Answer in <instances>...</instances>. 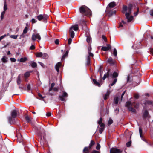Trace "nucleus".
I'll use <instances>...</instances> for the list:
<instances>
[{
    "label": "nucleus",
    "mask_w": 153,
    "mask_h": 153,
    "mask_svg": "<svg viewBox=\"0 0 153 153\" xmlns=\"http://www.w3.org/2000/svg\"><path fill=\"white\" fill-rule=\"evenodd\" d=\"M68 53H69V50H67L66 52V53L65 54H64L62 56V58H61V60H64V59L68 55Z\"/></svg>",
    "instance_id": "obj_23"
},
{
    "label": "nucleus",
    "mask_w": 153,
    "mask_h": 153,
    "mask_svg": "<svg viewBox=\"0 0 153 153\" xmlns=\"http://www.w3.org/2000/svg\"><path fill=\"white\" fill-rule=\"evenodd\" d=\"M102 117H100V118L99 121L98 122V123L99 124H100L102 123Z\"/></svg>",
    "instance_id": "obj_52"
},
{
    "label": "nucleus",
    "mask_w": 153,
    "mask_h": 153,
    "mask_svg": "<svg viewBox=\"0 0 153 153\" xmlns=\"http://www.w3.org/2000/svg\"><path fill=\"white\" fill-rule=\"evenodd\" d=\"M79 25L81 26L82 27L83 25L85 26L86 25L85 21L84 19H82L79 21Z\"/></svg>",
    "instance_id": "obj_16"
},
{
    "label": "nucleus",
    "mask_w": 153,
    "mask_h": 153,
    "mask_svg": "<svg viewBox=\"0 0 153 153\" xmlns=\"http://www.w3.org/2000/svg\"><path fill=\"white\" fill-rule=\"evenodd\" d=\"M102 68H103L102 66H100L98 70V72H100V73H101L102 72Z\"/></svg>",
    "instance_id": "obj_53"
},
{
    "label": "nucleus",
    "mask_w": 153,
    "mask_h": 153,
    "mask_svg": "<svg viewBox=\"0 0 153 153\" xmlns=\"http://www.w3.org/2000/svg\"><path fill=\"white\" fill-rule=\"evenodd\" d=\"M36 39L39 40H41V38L39 33H37L36 34H33L31 37V39L33 41H36Z\"/></svg>",
    "instance_id": "obj_10"
},
{
    "label": "nucleus",
    "mask_w": 153,
    "mask_h": 153,
    "mask_svg": "<svg viewBox=\"0 0 153 153\" xmlns=\"http://www.w3.org/2000/svg\"><path fill=\"white\" fill-rule=\"evenodd\" d=\"M53 91H54L57 92V91H58L59 89V88L58 87H54L53 88Z\"/></svg>",
    "instance_id": "obj_56"
},
{
    "label": "nucleus",
    "mask_w": 153,
    "mask_h": 153,
    "mask_svg": "<svg viewBox=\"0 0 153 153\" xmlns=\"http://www.w3.org/2000/svg\"><path fill=\"white\" fill-rule=\"evenodd\" d=\"M150 14L151 16L153 17V10H152L150 11Z\"/></svg>",
    "instance_id": "obj_63"
},
{
    "label": "nucleus",
    "mask_w": 153,
    "mask_h": 153,
    "mask_svg": "<svg viewBox=\"0 0 153 153\" xmlns=\"http://www.w3.org/2000/svg\"><path fill=\"white\" fill-rule=\"evenodd\" d=\"M89 55L87 57H93L94 56V54L92 53L91 52H88Z\"/></svg>",
    "instance_id": "obj_58"
},
{
    "label": "nucleus",
    "mask_w": 153,
    "mask_h": 153,
    "mask_svg": "<svg viewBox=\"0 0 153 153\" xmlns=\"http://www.w3.org/2000/svg\"><path fill=\"white\" fill-rule=\"evenodd\" d=\"M15 118H13L12 117L10 116L8 117V122L11 124H13L15 122Z\"/></svg>",
    "instance_id": "obj_12"
},
{
    "label": "nucleus",
    "mask_w": 153,
    "mask_h": 153,
    "mask_svg": "<svg viewBox=\"0 0 153 153\" xmlns=\"http://www.w3.org/2000/svg\"><path fill=\"white\" fill-rule=\"evenodd\" d=\"M144 104L146 105L152 106L153 105V101L146 100L144 103Z\"/></svg>",
    "instance_id": "obj_24"
},
{
    "label": "nucleus",
    "mask_w": 153,
    "mask_h": 153,
    "mask_svg": "<svg viewBox=\"0 0 153 153\" xmlns=\"http://www.w3.org/2000/svg\"><path fill=\"white\" fill-rule=\"evenodd\" d=\"M113 54L114 55V56L115 57H116L117 56V51L116 49L115 48H114V49Z\"/></svg>",
    "instance_id": "obj_44"
},
{
    "label": "nucleus",
    "mask_w": 153,
    "mask_h": 153,
    "mask_svg": "<svg viewBox=\"0 0 153 153\" xmlns=\"http://www.w3.org/2000/svg\"><path fill=\"white\" fill-rule=\"evenodd\" d=\"M83 153H89V150L88 147H85L83 150Z\"/></svg>",
    "instance_id": "obj_27"
},
{
    "label": "nucleus",
    "mask_w": 153,
    "mask_h": 153,
    "mask_svg": "<svg viewBox=\"0 0 153 153\" xmlns=\"http://www.w3.org/2000/svg\"><path fill=\"white\" fill-rule=\"evenodd\" d=\"M27 60V59L26 57L21 58L20 59V62H24Z\"/></svg>",
    "instance_id": "obj_35"
},
{
    "label": "nucleus",
    "mask_w": 153,
    "mask_h": 153,
    "mask_svg": "<svg viewBox=\"0 0 153 153\" xmlns=\"http://www.w3.org/2000/svg\"><path fill=\"white\" fill-rule=\"evenodd\" d=\"M35 46L33 45H32L30 47V49L31 50H33L35 49Z\"/></svg>",
    "instance_id": "obj_61"
},
{
    "label": "nucleus",
    "mask_w": 153,
    "mask_h": 153,
    "mask_svg": "<svg viewBox=\"0 0 153 153\" xmlns=\"http://www.w3.org/2000/svg\"><path fill=\"white\" fill-rule=\"evenodd\" d=\"M10 60L11 62H15L16 61V59L14 58H10Z\"/></svg>",
    "instance_id": "obj_59"
},
{
    "label": "nucleus",
    "mask_w": 153,
    "mask_h": 153,
    "mask_svg": "<svg viewBox=\"0 0 153 153\" xmlns=\"http://www.w3.org/2000/svg\"><path fill=\"white\" fill-rule=\"evenodd\" d=\"M122 152V150L118 149L115 147H113L110 149V153H121Z\"/></svg>",
    "instance_id": "obj_9"
},
{
    "label": "nucleus",
    "mask_w": 153,
    "mask_h": 153,
    "mask_svg": "<svg viewBox=\"0 0 153 153\" xmlns=\"http://www.w3.org/2000/svg\"><path fill=\"white\" fill-rule=\"evenodd\" d=\"M132 106H134L135 108L137 109L139 106V103H137L136 104L134 102L132 103L130 101L127 102L126 103L125 106L127 108L128 110L130 111L135 114L136 113V110L132 107Z\"/></svg>",
    "instance_id": "obj_2"
},
{
    "label": "nucleus",
    "mask_w": 153,
    "mask_h": 153,
    "mask_svg": "<svg viewBox=\"0 0 153 153\" xmlns=\"http://www.w3.org/2000/svg\"><path fill=\"white\" fill-rule=\"evenodd\" d=\"M91 59L90 57H87L86 65L89 66L90 64Z\"/></svg>",
    "instance_id": "obj_29"
},
{
    "label": "nucleus",
    "mask_w": 153,
    "mask_h": 153,
    "mask_svg": "<svg viewBox=\"0 0 153 153\" xmlns=\"http://www.w3.org/2000/svg\"><path fill=\"white\" fill-rule=\"evenodd\" d=\"M55 85V84L54 82L52 83L51 84V87L49 88L48 90L49 92L53 90V89L54 88L53 87Z\"/></svg>",
    "instance_id": "obj_33"
},
{
    "label": "nucleus",
    "mask_w": 153,
    "mask_h": 153,
    "mask_svg": "<svg viewBox=\"0 0 153 153\" xmlns=\"http://www.w3.org/2000/svg\"><path fill=\"white\" fill-rule=\"evenodd\" d=\"M139 9L138 8H137V11L136 12H135L134 14V16H137V15H138V14L139 13Z\"/></svg>",
    "instance_id": "obj_51"
},
{
    "label": "nucleus",
    "mask_w": 153,
    "mask_h": 153,
    "mask_svg": "<svg viewBox=\"0 0 153 153\" xmlns=\"http://www.w3.org/2000/svg\"><path fill=\"white\" fill-rule=\"evenodd\" d=\"M116 13V11L115 10H111L109 11V14L110 15L112 16L114 14H115Z\"/></svg>",
    "instance_id": "obj_34"
},
{
    "label": "nucleus",
    "mask_w": 153,
    "mask_h": 153,
    "mask_svg": "<svg viewBox=\"0 0 153 153\" xmlns=\"http://www.w3.org/2000/svg\"><path fill=\"white\" fill-rule=\"evenodd\" d=\"M91 153H100V152L98 151H96V150H93Z\"/></svg>",
    "instance_id": "obj_64"
},
{
    "label": "nucleus",
    "mask_w": 153,
    "mask_h": 153,
    "mask_svg": "<svg viewBox=\"0 0 153 153\" xmlns=\"http://www.w3.org/2000/svg\"><path fill=\"white\" fill-rule=\"evenodd\" d=\"M107 46H103L102 47L101 50L104 51H107L111 49V46L110 45L107 44Z\"/></svg>",
    "instance_id": "obj_13"
},
{
    "label": "nucleus",
    "mask_w": 153,
    "mask_h": 153,
    "mask_svg": "<svg viewBox=\"0 0 153 153\" xmlns=\"http://www.w3.org/2000/svg\"><path fill=\"white\" fill-rule=\"evenodd\" d=\"M18 35H10V37L11 38L13 39H16L18 37Z\"/></svg>",
    "instance_id": "obj_42"
},
{
    "label": "nucleus",
    "mask_w": 153,
    "mask_h": 153,
    "mask_svg": "<svg viewBox=\"0 0 153 153\" xmlns=\"http://www.w3.org/2000/svg\"><path fill=\"white\" fill-rule=\"evenodd\" d=\"M139 134H140V138H141L142 140H143V141L145 142L147 144L152 147L153 146V141L150 142L148 141L144 137L143 135L142 134V128L140 126L139 127Z\"/></svg>",
    "instance_id": "obj_5"
},
{
    "label": "nucleus",
    "mask_w": 153,
    "mask_h": 153,
    "mask_svg": "<svg viewBox=\"0 0 153 153\" xmlns=\"http://www.w3.org/2000/svg\"><path fill=\"white\" fill-rule=\"evenodd\" d=\"M49 57L48 55L46 53H44L43 54V56H42V58L43 59H48Z\"/></svg>",
    "instance_id": "obj_38"
},
{
    "label": "nucleus",
    "mask_w": 153,
    "mask_h": 153,
    "mask_svg": "<svg viewBox=\"0 0 153 153\" xmlns=\"http://www.w3.org/2000/svg\"><path fill=\"white\" fill-rule=\"evenodd\" d=\"M131 141H129L126 143V146L127 147H129L131 146Z\"/></svg>",
    "instance_id": "obj_50"
},
{
    "label": "nucleus",
    "mask_w": 153,
    "mask_h": 153,
    "mask_svg": "<svg viewBox=\"0 0 153 153\" xmlns=\"http://www.w3.org/2000/svg\"><path fill=\"white\" fill-rule=\"evenodd\" d=\"M133 6L132 4L129 3L128 5V12L126 13L125 16L128 20V22H130L134 19V17L133 16L130 15L131 13V10L132 9Z\"/></svg>",
    "instance_id": "obj_4"
},
{
    "label": "nucleus",
    "mask_w": 153,
    "mask_h": 153,
    "mask_svg": "<svg viewBox=\"0 0 153 153\" xmlns=\"http://www.w3.org/2000/svg\"><path fill=\"white\" fill-rule=\"evenodd\" d=\"M149 115V114L148 111L146 110H145L143 115V119L146 118Z\"/></svg>",
    "instance_id": "obj_20"
},
{
    "label": "nucleus",
    "mask_w": 153,
    "mask_h": 153,
    "mask_svg": "<svg viewBox=\"0 0 153 153\" xmlns=\"http://www.w3.org/2000/svg\"><path fill=\"white\" fill-rule=\"evenodd\" d=\"M62 95H60L59 96V99L62 101L65 102L66 101V98L68 95L65 91H62Z\"/></svg>",
    "instance_id": "obj_8"
},
{
    "label": "nucleus",
    "mask_w": 153,
    "mask_h": 153,
    "mask_svg": "<svg viewBox=\"0 0 153 153\" xmlns=\"http://www.w3.org/2000/svg\"><path fill=\"white\" fill-rule=\"evenodd\" d=\"M119 97L118 96H115L114 98V102L115 104H117L118 103Z\"/></svg>",
    "instance_id": "obj_21"
},
{
    "label": "nucleus",
    "mask_w": 153,
    "mask_h": 153,
    "mask_svg": "<svg viewBox=\"0 0 153 153\" xmlns=\"http://www.w3.org/2000/svg\"><path fill=\"white\" fill-rule=\"evenodd\" d=\"M138 81L135 82V83H134L133 84L134 85V86L137 85L140 82V79L139 77H138L137 78Z\"/></svg>",
    "instance_id": "obj_36"
},
{
    "label": "nucleus",
    "mask_w": 153,
    "mask_h": 153,
    "mask_svg": "<svg viewBox=\"0 0 153 153\" xmlns=\"http://www.w3.org/2000/svg\"><path fill=\"white\" fill-rule=\"evenodd\" d=\"M28 31V28L27 27H26L24 28L23 31V33H26Z\"/></svg>",
    "instance_id": "obj_49"
},
{
    "label": "nucleus",
    "mask_w": 153,
    "mask_h": 153,
    "mask_svg": "<svg viewBox=\"0 0 153 153\" xmlns=\"http://www.w3.org/2000/svg\"><path fill=\"white\" fill-rule=\"evenodd\" d=\"M110 71V69H108L107 73L104 75L102 77V79L103 80H105L106 78H108L109 77V72Z\"/></svg>",
    "instance_id": "obj_18"
},
{
    "label": "nucleus",
    "mask_w": 153,
    "mask_h": 153,
    "mask_svg": "<svg viewBox=\"0 0 153 153\" xmlns=\"http://www.w3.org/2000/svg\"><path fill=\"white\" fill-rule=\"evenodd\" d=\"M93 82H94V84L95 85H96L99 87L100 86V83L97 82L96 80H95L94 79H93Z\"/></svg>",
    "instance_id": "obj_30"
},
{
    "label": "nucleus",
    "mask_w": 153,
    "mask_h": 153,
    "mask_svg": "<svg viewBox=\"0 0 153 153\" xmlns=\"http://www.w3.org/2000/svg\"><path fill=\"white\" fill-rule=\"evenodd\" d=\"M104 128H100L99 130V133L100 134L102 133V131L104 130Z\"/></svg>",
    "instance_id": "obj_60"
},
{
    "label": "nucleus",
    "mask_w": 153,
    "mask_h": 153,
    "mask_svg": "<svg viewBox=\"0 0 153 153\" xmlns=\"http://www.w3.org/2000/svg\"><path fill=\"white\" fill-rule=\"evenodd\" d=\"M21 82V80L20 79V77L19 75L17 79V83L18 85H19Z\"/></svg>",
    "instance_id": "obj_37"
},
{
    "label": "nucleus",
    "mask_w": 153,
    "mask_h": 153,
    "mask_svg": "<svg viewBox=\"0 0 153 153\" xmlns=\"http://www.w3.org/2000/svg\"><path fill=\"white\" fill-rule=\"evenodd\" d=\"M48 18V16L46 15H42L40 14L36 16V18L39 21L43 20L45 23L47 22V19Z\"/></svg>",
    "instance_id": "obj_7"
},
{
    "label": "nucleus",
    "mask_w": 153,
    "mask_h": 153,
    "mask_svg": "<svg viewBox=\"0 0 153 153\" xmlns=\"http://www.w3.org/2000/svg\"><path fill=\"white\" fill-rule=\"evenodd\" d=\"M95 144L94 141L93 140H91L90 142V143L89 144V146L88 147V149H91L92 147L94 146Z\"/></svg>",
    "instance_id": "obj_22"
},
{
    "label": "nucleus",
    "mask_w": 153,
    "mask_h": 153,
    "mask_svg": "<svg viewBox=\"0 0 153 153\" xmlns=\"http://www.w3.org/2000/svg\"><path fill=\"white\" fill-rule=\"evenodd\" d=\"M11 116L13 118H16L17 116V111L16 110H14L12 111L11 112Z\"/></svg>",
    "instance_id": "obj_15"
},
{
    "label": "nucleus",
    "mask_w": 153,
    "mask_h": 153,
    "mask_svg": "<svg viewBox=\"0 0 153 153\" xmlns=\"http://www.w3.org/2000/svg\"><path fill=\"white\" fill-rule=\"evenodd\" d=\"M35 129L37 131V135L39 138V141L41 143L43 144L46 142L45 134V132L42 133L40 131L41 127H35Z\"/></svg>",
    "instance_id": "obj_3"
},
{
    "label": "nucleus",
    "mask_w": 153,
    "mask_h": 153,
    "mask_svg": "<svg viewBox=\"0 0 153 153\" xmlns=\"http://www.w3.org/2000/svg\"><path fill=\"white\" fill-rule=\"evenodd\" d=\"M30 75V73L29 72H26L24 74V76L25 78L28 77Z\"/></svg>",
    "instance_id": "obj_43"
},
{
    "label": "nucleus",
    "mask_w": 153,
    "mask_h": 153,
    "mask_svg": "<svg viewBox=\"0 0 153 153\" xmlns=\"http://www.w3.org/2000/svg\"><path fill=\"white\" fill-rule=\"evenodd\" d=\"M36 55L37 57H41L43 56V53L41 52L37 53L36 54Z\"/></svg>",
    "instance_id": "obj_32"
},
{
    "label": "nucleus",
    "mask_w": 153,
    "mask_h": 153,
    "mask_svg": "<svg viewBox=\"0 0 153 153\" xmlns=\"http://www.w3.org/2000/svg\"><path fill=\"white\" fill-rule=\"evenodd\" d=\"M126 91H124L121 94L120 98L121 102L123 98V96L124 95V94L125 93Z\"/></svg>",
    "instance_id": "obj_54"
},
{
    "label": "nucleus",
    "mask_w": 153,
    "mask_h": 153,
    "mask_svg": "<svg viewBox=\"0 0 153 153\" xmlns=\"http://www.w3.org/2000/svg\"><path fill=\"white\" fill-rule=\"evenodd\" d=\"M79 11L83 17L85 16H91L92 15L91 11L90 9L84 5L82 6L79 8Z\"/></svg>",
    "instance_id": "obj_1"
},
{
    "label": "nucleus",
    "mask_w": 153,
    "mask_h": 153,
    "mask_svg": "<svg viewBox=\"0 0 153 153\" xmlns=\"http://www.w3.org/2000/svg\"><path fill=\"white\" fill-rule=\"evenodd\" d=\"M113 123V121L112 120L111 118H110L109 119V120H108V125H110L111 124H112Z\"/></svg>",
    "instance_id": "obj_46"
},
{
    "label": "nucleus",
    "mask_w": 153,
    "mask_h": 153,
    "mask_svg": "<svg viewBox=\"0 0 153 153\" xmlns=\"http://www.w3.org/2000/svg\"><path fill=\"white\" fill-rule=\"evenodd\" d=\"M7 58H6L5 57L3 56L2 59V61L4 63L7 62Z\"/></svg>",
    "instance_id": "obj_47"
},
{
    "label": "nucleus",
    "mask_w": 153,
    "mask_h": 153,
    "mask_svg": "<svg viewBox=\"0 0 153 153\" xmlns=\"http://www.w3.org/2000/svg\"><path fill=\"white\" fill-rule=\"evenodd\" d=\"M31 65L32 67L35 68L36 67L37 64L36 62H33L31 63Z\"/></svg>",
    "instance_id": "obj_41"
},
{
    "label": "nucleus",
    "mask_w": 153,
    "mask_h": 153,
    "mask_svg": "<svg viewBox=\"0 0 153 153\" xmlns=\"http://www.w3.org/2000/svg\"><path fill=\"white\" fill-rule=\"evenodd\" d=\"M110 93V92L109 91H107L106 93L104 96V99L105 100H106L108 97H109Z\"/></svg>",
    "instance_id": "obj_25"
},
{
    "label": "nucleus",
    "mask_w": 153,
    "mask_h": 153,
    "mask_svg": "<svg viewBox=\"0 0 153 153\" xmlns=\"http://www.w3.org/2000/svg\"><path fill=\"white\" fill-rule=\"evenodd\" d=\"M5 11H3L2 12L1 16V20L3 19L4 17V15L5 14Z\"/></svg>",
    "instance_id": "obj_48"
},
{
    "label": "nucleus",
    "mask_w": 153,
    "mask_h": 153,
    "mask_svg": "<svg viewBox=\"0 0 153 153\" xmlns=\"http://www.w3.org/2000/svg\"><path fill=\"white\" fill-rule=\"evenodd\" d=\"M69 31L70 36L72 38H73L74 36V31L72 30V27L70 28Z\"/></svg>",
    "instance_id": "obj_17"
},
{
    "label": "nucleus",
    "mask_w": 153,
    "mask_h": 153,
    "mask_svg": "<svg viewBox=\"0 0 153 153\" xmlns=\"http://www.w3.org/2000/svg\"><path fill=\"white\" fill-rule=\"evenodd\" d=\"M7 6L6 4V1H5L4 3V11L5 12V11L7 9Z\"/></svg>",
    "instance_id": "obj_45"
},
{
    "label": "nucleus",
    "mask_w": 153,
    "mask_h": 153,
    "mask_svg": "<svg viewBox=\"0 0 153 153\" xmlns=\"http://www.w3.org/2000/svg\"><path fill=\"white\" fill-rule=\"evenodd\" d=\"M127 9L128 10V7L125 5H123V13H124V12L123 11H127Z\"/></svg>",
    "instance_id": "obj_39"
},
{
    "label": "nucleus",
    "mask_w": 153,
    "mask_h": 153,
    "mask_svg": "<svg viewBox=\"0 0 153 153\" xmlns=\"http://www.w3.org/2000/svg\"><path fill=\"white\" fill-rule=\"evenodd\" d=\"M139 97V95L138 94H136L134 95V97L136 99H138Z\"/></svg>",
    "instance_id": "obj_62"
},
{
    "label": "nucleus",
    "mask_w": 153,
    "mask_h": 153,
    "mask_svg": "<svg viewBox=\"0 0 153 153\" xmlns=\"http://www.w3.org/2000/svg\"><path fill=\"white\" fill-rule=\"evenodd\" d=\"M91 38L90 36H87V37L86 41L87 42L90 43L91 42Z\"/></svg>",
    "instance_id": "obj_40"
},
{
    "label": "nucleus",
    "mask_w": 153,
    "mask_h": 153,
    "mask_svg": "<svg viewBox=\"0 0 153 153\" xmlns=\"http://www.w3.org/2000/svg\"><path fill=\"white\" fill-rule=\"evenodd\" d=\"M61 65V63L60 62H58L55 66V69L57 71L59 72V67Z\"/></svg>",
    "instance_id": "obj_19"
},
{
    "label": "nucleus",
    "mask_w": 153,
    "mask_h": 153,
    "mask_svg": "<svg viewBox=\"0 0 153 153\" xmlns=\"http://www.w3.org/2000/svg\"><path fill=\"white\" fill-rule=\"evenodd\" d=\"M108 63H109L111 65H113L115 64V61L113 60L111 57H109L107 61Z\"/></svg>",
    "instance_id": "obj_14"
},
{
    "label": "nucleus",
    "mask_w": 153,
    "mask_h": 153,
    "mask_svg": "<svg viewBox=\"0 0 153 153\" xmlns=\"http://www.w3.org/2000/svg\"><path fill=\"white\" fill-rule=\"evenodd\" d=\"M71 27L72 28V30L73 29L75 31H77L79 29L77 24H76L74 26H72Z\"/></svg>",
    "instance_id": "obj_28"
},
{
    "label": "nucleus",
    "mask_w": 153,
    "mask_h": 153,
    "mask_svg": "<svg viewBox=\"0 0 153 153\" xmlns=\"http://www.w3.org/2000/svg\"><path fill=\"white\" fill-rule=\"evenodd\" d=\"M102 38L105 42H106L107 41V39L104 35H103L102 36Z\"/></svg>",
    "instance_id": "obj_55"
},
{
    "label": "nucleus",
    "mask_w": 153,
    "mask_h": 153,
    "mask_svg": "<svg viewBox=\"0 0 153 153\" xmlns=\"http://www.w3.org/2000/svg\"><path fill=\"white\" fill-rule=\"evenodd\" d=\"M116 6V3L113 1L110 2L107 7V10L108 11L109 10V8H112Z\"/></svg>",
    "instance_id": "obj_11"
},
{
    "label": "nucleus",
    "mask_w": 153,
    "mask_h": 153,
    "mask_svg": "<svg viewBox=\"0 0 153 153\" xmlns=\"http://www.w3.org/2000/svg\"><path fill=\"white\" fill-rule=\"evenodd\" d=\"M119 75L118 73L116 72H114L111 75V77L112 78H114L113 82L109 85V86L111 85L112 86L114 85L117 82V78L118 76Z\"/></svg>",
    "instance_id": "obj_6"
},
{
    "label": "nucleus",
    "mask_w": 153,
    "mask_h": 153,
    "mask_svg": "<svg viewBox=\"0 0 153 153\" xmlns=\"http://www.w3.org/2000/svg\"><path fill=\"white\" fill-rule=\"evenodd\" d=\"M25 118L27 123H29L31 121L30 117L27 114L25 115Z\"/></svg>",
    "instance_id": "obj_31"
},
{
    "label": "nucleus",
    "mask_w": 153,
    "mask_h": 153,
    "mask_svg": "<svg viewBox=\"0 0 153 153\" xmlns=\"http://www.w3.org/2000/svg\"><path fill=\"white\" fill-rule=\"evenodd\" d=\"M100 145L99 143H98L97 144L96 147V149L97 150H99L100 149Z\"/></svg>",
    "instance_id": "obj_57"
},
{
    "label": "nucleus",
    "mask_w": 153,
    "mask_h": 153,
    "mask_svg": "<svg viewBox=\"0 0 153 153\" xmlns=\"http://www.w3.org/2000/svg\"><path fill=\"white\" fill-rule=\"evenodd\" d=\"M18 140L19 143H21L23 141V138L22 137V135L21 134L19 135L18 136Z\"/></svg>",
    "instance_id": "obj_26"
}]
</instances>
